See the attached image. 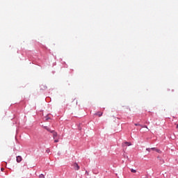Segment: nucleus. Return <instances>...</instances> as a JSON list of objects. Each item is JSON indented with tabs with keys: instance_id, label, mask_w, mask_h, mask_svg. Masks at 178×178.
<instances>
[{
	"instance_id": "14",
	"label": "nucleus",
	"mask_w": 178,
	"mask_h": 178,
	"mask_svg": "<svg viewBox=\"0 0 178 178\" xmlns=\"http://www.w3.org/2000/svg\"><path fill=\"white\" fill-rule=\"evenodd\" d=\"M3 170H5V168H2L1 171L3 172Z\"/></svg>"
},
{
	"instance_id": "8",
	"label": "nucleus",
	"mask_w": 178,
	"mask_h": 178,
	"mask_svg": "<svg viewBox=\"0 0 178 178\" xmlns=\"http://www.w3.org/2000/svg\"><path fill=\"white\" fill-rule=\"evenodd\" d=\"M156 152H158L159 154H161V150L159 149H156Z\"/></svg>"
},
{
	"instance_id": "17",
	"label": "nucleus",
	"mask_w": 178,
	"mask_h": 178,
	"mask_svg": "<svg viewBox=\"0 0 178 178\" xmlns=\"http://www.w3.org/2000/svg\"><path fill=\"white\" fill-rule=\"evenodd\" d=\"M49 118H46V120H48Z\"/></svg>"
},
{
	"instance_id": "15",
	"label": "nucleus",
	"mask_w": 178,
	"mask_h": 178,
	"mask_svg": "<svg viewBox=\"0 0 178 178\" xmlns=\"http://www.w3.org/2000/svg\"><path fill=\"white\" fill-rule=\"evenodd\" d=\"M177 127V129H178V124H177V127Z\"/></svg>"
},
{
	"instance_id": "9",
	"label": "nucleus",
	"mask_w": 178,
	"mask_h": 178,
	"mask_svg": "<svg viewBox=\"0 0 178 178\" xmlns=\"http://www.w3.org/2000/svg\"><path fill=\"white\" fill-rule=\"evenodd\" d=\"M39 177H40V178H45V177H44L42 174H40V175H39Z\"/></svg>"
},
{
	"instance_id": "6",
	"label": "nucleus",
	"mask_w": 178,
	"mask_h": 178,
	"mask_svg": "<svg viewBox=\"0 0 178 178\" xmlns=\"http://www.w3.org/2000/svg\"><path fill=\"white\" fill-rule=\"evenodd\" d=\"M44 129H45L46 130H47V131H49L50 133H51V131H52L51 130V129H50L49 127H44Z\"/></svg>"
},
{
	"instance_id": "10",
	"label": "nucleus",
	"mask_w": 178,
	"mask_h": 178,
	"mask_svg": "<svg viewBox=\"0 0 178 178\" xmlns=\"http://www.w3.org/2000/svg\"><path fill=\"white\" fill-rule=\"evenodd\" d=\"M151 149H152V151H156V148H155V147H152Z\"/></svg>"
},
{
	"instance_id": "4",
	"label": "nucleus",
	"mask_w": 178,
	"mask_h": 178,
	"mask_svg": "<svg viewBox=\"0 0 178 178\" xmlns=\"http://www.w3.org/2000/svg\"><path fill=\"white\" fill-rule=\"evenodd\" d=\"M124 145H127V147H130L131 145V143L130 142H125L122 144V147H124Z\"/></svg>"
},
{
	"instance_id": "5",
	"label": "nucleus",
	"mask_w": 178,
	"mask_h": 178,
	"mask_svg": "<svg viewBox=\"0 0 178 178\" xmlns=\"http://www.w3.org/2000/svg\"><path fill=\"white\" fill-rule=\"evenodd\" d=\"M103 113H102V112H97L95 115H96L97 116H99V118H101V116H102Z\"/></svg>"
},
{
	"instance_id": "3",
	"label": "nucleus",
	"mask_w": 178,
	"mask_h": 178,
	"mask_svg": "<svg viewBox=\"0 0 178 178\" xmlns=\"http://www.w3.org/2000/svg\"><path fill=\"white\" fill-rule=\"evenodd\" d=\"M51 133L53 134V138L55 140V138H56V137H58V133L55 132V131H51Z\"/></svg>"
},
{
	"instance_id": "7",
	"label": "nucleus",
	"mask_w": 178,
	"mask_h": 178,
	"mask_svg": "<svg viewBox=\"0 0 178 178\" xmlns=\"http://www.w3.org/2000/svg\"><path fill=\"white\" fill-rule=\"evenodd\" d=\"M131 172L132 173H137V170H134V169H131Z\"/></svg>"
},
{
	"instance_id": "16",
	"label": "nucleus",
	"mask_w": 178,
	"mask_h": 178,
	"mask_svg": "<svg viewBox=\"0 0 178 178\" xmlns=\"http://www.w3.org/2000/svg\"><path fill=\"white\" fill-rule=\"evenodd\" d=\"M144 127L146 128V129H147V126H145Z\"/></svg>"
},
{
	"instance_id": "2",
	"label": "nucleus",
	"mask_w": 178,
	"mask_h": 178,
	"mask_svg": "<svg viewBox=\"0 0 178 178\" xmlns=\"http://www.w3.org/2000/svg\"><path fill=\"white\" fill-rule=\"evenodd\" d=\"M22 161H23V158H22L21 156H17V162L18 163H20V162H22Z\"/></svg>"
},
{
	"instance_id": "1",
	"label": "nucleus",
	"mask_w": 178,
	"mask_h": 178,
	"mask_svg": "<svg viewBox=\"0 0 178 178\" xmlns=\"http://www.w3.org/2000/svg\"><path fill=\"white\" fill-rule=\"evenodd\" d=\"M72 166L74 168V170H80V165L77 163H74Z\"/></svg>"
},
{
	"instance_id": "12",
	"label": "nucleus",
	"mask_w": 178,
	"mask_h": 178,
	"mask_svg": "<svg viewBox=\"0 0 178 178\" xmlns=\"http://www.w3.org/2000/svg\"><path fill=\"white\" fill-rule=\"evenodd\" d=\"M54 143H59V139H56V140H54Z\"/></svg>"
},
{
	"instance_id": "11",
	"label": "nucleus",
	"mask_w": 178,
	"mask_h": 178,
	"mask_svg": "<svg viewBox=\"0 0 178 178\" xmlns=\"http://www.w3.org/2000/svg\"><path fill=\"white\" fill-rule=\"evenodd\" d=\"M136 126H140V127H143V125L140 124H135Z\"/></svg>"
},
{
	"instance_id": "13",
	"label": "nucleus",
	"mask_w": 178,
	"mask_h": 178,
	"mask_svg": "<svg viewBox=\"0 0 178 178\" xmlns=\"http://www.w3.org/2000/svg\"><path fill=\"white\" fill-rule=\"evenodd\" d=\"M149 152L151 151V148H147L146 149Z\"/></svg>"
}]
</instances>
